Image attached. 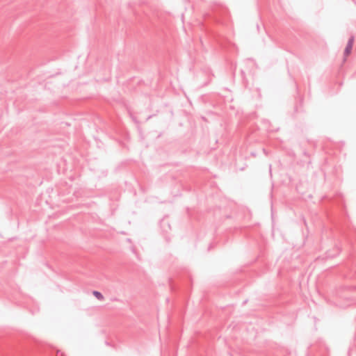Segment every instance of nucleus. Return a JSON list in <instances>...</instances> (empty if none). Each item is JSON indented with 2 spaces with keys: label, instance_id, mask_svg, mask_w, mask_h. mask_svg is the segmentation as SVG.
<instances>
[{
  "label": "nucleus",
  "instance_id": "obj_1",
  "mask_svg": "<svg viewBox=\"0 0 356 356\" xmlns=\"http://www.w3.org/2000/svg\"><path fill=\"white\" fill-rule=\"evenodd\" d=\"M353 38H350L349 40H348V42L347 44V46L345 49V55L346 56H348L350 52H351V50L353 49Z\"/></svg>",
  "mask_w": 356,
  "mask_h": 356
},
{
  "label": "nucleus",
  "instance_id": "obj_2",
  "mask_svg": "<svg viewBox=\"0 0 356 356\" xmlns=\"http://www.w3.org/2000/svg\"><path fill=\"white\" fill-rule=\"evenodd\" d=\"M93 295L99 300H102L104 299V296H102V294L99 292V291H93Z\"/></svg>",
  "mask_w": 356,
  "mask_h": 356
}]
</instances>
